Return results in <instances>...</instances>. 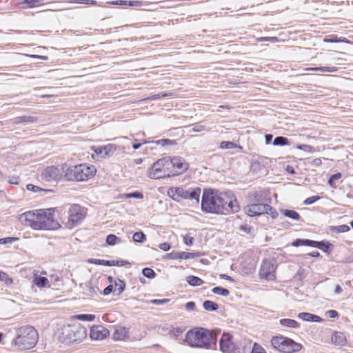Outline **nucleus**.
<instances>
[{
	"label": "nucleus",
	"mask_w": 353,
	"mask_h": 353,
	"mask_svg": "<svg viewBox=\"0 0 353 353\" xmlns=\"http://www.w3.org/2000/svg\"><path fill=\"white\" fill-rule=\"evenodd\" d=\"M201 210L205 214H228L238 212L239 206L232 192L208 188L203 190Z\"/></svg>",
	"instance_id": "nucleus-1"
},
{
	"label": "nucleus",
	"mask_w": 353,
	"mask_h": 353,
	"mask_svg": "<svg viewBox=\"0 0 353 353\" xmlns=\"http://www.w3.org/2000/svg\"><path fill=\"white\" fill-rule=\"evenodd\" d=\"M185 341L192 347L216 350L217 334L202 327H195L185 334Z\"/></svg>",
	"instance_id": "nucleus-2"
},
{
	"label": "nucleus",
	"mask_w": 353,
	"mask_h": 353,
	"mask_svg": "<svg viewBox=\"0 0 353 353\" xmlns=\"http://www.w3.org/2000/svg\"><path fill=\"white\" fill-rule=\"evenodd\" d=\"M39 339L37 330L32 325H24L16 330V336L10 346L14 351H25L33 348Z\"/></svg>",
	"instance_id": "nucleus-3"
},
{
	"label": "nucleus",
	"mask_w": 353,
	"mask_h": 353,
	"mask_svg": "<svg viewBox=\"0 0 353 353\" xmlns=\"http://www.w3.org/2000/svg\"><path fill=\"white\" fill-rule=\"evenodd\" d=\"M97 170L93 165L81 163L68 167L64 173V178L70 181H84L93 177Z\"/></svg>",
	"instance_id": "nucleus-4"
},
{
	"label": "nucleus",
	"mask_w": 353,
	"mask_h": 353,
	"mask_svg": "<svg viewBox=\"0 0 353 353\" xmlns=\"http://www.w3.org/2000/svg\"><path fill=\"white\" fill-rule=\"evenodd\" d=\"M87 336V330L79 323L64 326L59 336L63 343L70 345L81 342Z\"/></svg>",
	"instance_id": "nucleus-5"
},
{
	"label": "nucleus",
	"mask_w": 353,
	"mask_h": 353,
	"mask_svg": "<svg viewBox=\"0 0 353 353\" xmlns=\"http://www.w3.org/2000/svg\"><path fill=\"white\" fill-rule=\"evenodd\" d=\"M201 189L199 187L188 188L184 189L182 187H172L168 190V195L176 202L179 201V198L183 199L194 200L198 204L200 201Z\"/></svg>",
	"instance_id": "nucleus-6"
},
{
	"label": "nucleus",
	"mask_w": 353,
	"mask_h": 353,
	"mask_svg": "<svg viewBox=\"0 0 353 353\" xmlns=\"http://www.w3.org/2000/svg\"><path fill=\"white\" fill-rule=\"evenodd\" d=\"M272 345L281 353H296L302 350L303 345L293 339L283 336H273L271 340Z\"/></svg>",
	"instance_id": "nucleus-7"
},
{
	"label": "nucleus",
	"mask_w": 353,
	"mask_h": 353,
	"mask_svg": "<svg viewBox=\"0 0 353 353\" xmlns=\"http://www.w3.org/2000/svg\"><path fill=\"white\" fill-rule=\"evenodd\" d=\"M170 164L168 157L158 159L152 164L148 170L149 178L159 179L174 176V174L171 173Z\"/></svg>",
	"instance_id": "nucleus-8"
},
{
	"label": "nucleus",
	"mask_w": 353,
	"mask_h": 353,
	"mask_svg": "<svg viewBox=\"0 0 353 353\" xmlns=\"http://www.w3.org/2000/svg\"><path fill=\"white\" fill-rule=\"evenodd\" d=\"M276 270L275 259H264L262 261L259 272L260 278L266 281H274L276 279Z\"/></svg>",
	"instance_id": "nucleus-9"
},
{
	"label": "nucleus",
	"mask_w": 353,
	"mask_h": 353,
	"mask_svg": "<svg viewBox=\"0 0 353 353\" xmlns=\"http://www.w3.org/2000/svg\"><path fill=\"white\" fill-rule=\"evenodd\" d=\"M85 212L84 209L78 204H74L70 206L68 210L69 228L76 227L85 219Z\"/></svg>",
	"instance_id": "nucleus-10"
},
{
	"label": "nucleus",
	"mask_w": 353,
	"mask_h": 353,
	"mask_svg": "<svg viewBox=\"0 0 353 353\" xmlns=\"http://www.w3.org/2000/svg\"><path fill=\"white\" fill-rule=\"evenodd\" d=\"M65 173L63 167L50 165L46 167L41 174V178L48 182L57 181L60 180Z\"/></svg>",
	"instance_id": "nucleus-11"
},
{
	"label": "nucleus",
	"mask_w": 353,
	"mask_h": 353,
	"mask_svg": "<svg viewBox=\"0 0 353 353\" xmlns=\"http://www.w3.org/2000/svg\"><path fill=\"white\" fill-rule=\"evenodd\" d=\"M171 173L178 176L185 172L189 168V164L185 160L179 156L168 157Z\"/></svg>",
	"instance_id": "nucleus-12"
},
{
	"label": "nucleus",
	"mask_w": 353,
	"mask_h": 353,
	"mask_svg": "<svg viewBox=\"0 0 353 353\" xmlns=\"http://www.w3.org/2000/svg\"><path fill=\"white\" fill-rule=\"evenodd\" d=\"M249 200L250 202L270 204L272 202L271 192L268 189L256 190L250 194Z\"/></svg>",
	"instance_id": "nucleus-13"
},
{
	"label": "nucleus",
	"mask_w": 353,
	"mask_h": 353,
	"mask_svg": "<svg viewBox=\"0 0 353 353\" xmlns=\"http://www.w3.org/2000/svg\"><path fill=\"white\" fill-rule=\"evenodd\" d=\"M24 217L26 225L30 226L32 229L37 230L39 222L41 221L42 214L39 210L28 211L22 214Z\"/></svg>",
	"instance_id": "nucleus-14"
},
{
	"label": "nucleus",
	"mask_w": 353,
	"mask_h": 353,
	"mask_svg": "<svg viewBox=\"0 0 353 353\" xmlns=\"http://www.w3.org/2000/svg\"><path fill=\"white\" fill-rule=\"evenodd\" d=\"M232 339V335L229 332L222 334L219 340V349L223 353H230L236 349Z\"/></svg>",
	"instance_id": "nucleus-15"
},
{
	"label": "nucleus",
	"mask_w": 353,
	"mask_h": 353,
	"mask_svg": "<svg viewBox=\"0 0 353 353\" xmlns=\"http://www.w3.org/2000/svg\"><path fill=\"white\" fill-rule=\"evenodd\" d=\"M89 335L92 340H102L110 335V331L102 325H94L91 327Z\"/></svg>",
	"instance_id": "nucleus-16"
},
{
	"label": "nucleus",
	"mask_w": 353,
	"mask_h": 353,
	"mask_svg": "<svg viewBox=\"0 0 353 353\" xmlns=\"http://www.w3.org/2000/svg\"><path fill=\"white\" fill-rule=\"evenodd\" d=\"M267 204L260 203L259 202H251L245 208V212L250 217L259 216L265 214L266 212Z\"/></svg>",
	"instance_id": "nucleus-17"
},
{
	"label": "nucleus",
	"mask_w": 353,
	"mask_h": 353,
	"mask_svg": "<svg viewBox=\"0 0 353 353\" xmlns=\"http://www.w3.org/2000/svg\"><path fill=\"white\" fill-rule=\"evenodd\" d=\"M88 262L90 264L99 265H104L108 267L112 266H125L130 263L128 261L125 260H104V259H89Z\"/></svg>",
	"instance_id": "nucleus-18"
},
{
	"label": "nucleus",
	"mask_w": 353,
	"mask_h": 353,
	"mask_svg": "<svg viewBox=\"0 0 353 353\" xmlns=\"http://www.w3.org/2000/svg\"><path fill=\"white\" fill-rule=\"evenodd\" d=\"M61 228L59 223L55 219L46 218L45 215L41 217V221L37 230H54Z\"/></svg>",
	"instance_id": "nucleus-19"
},
{
	"label": "nucleus",
	"mask_w": 353,
	"mask_h": 353,
	"mask_svg": "<svg viewBox=\"0 0 353 353\" xmlns=\"http://www.w3.org/2000/svg\"><path fill=\"white\" fill-rule=\"evenodd\" d=\"M38 117L36 116L22 115L13 118L11 120L12 123L14 125L35 123L38 121Z\"/></svg>",
	"instance_id": "nucleus-20"
},
{
	"label": "nucleus",
	"mask_w": 353,
	"mask_h": 353,
	"mask_svg": "<svg viewBox=\"0 0 353 353\" xmlns=\"http://www.w3.org/2000/svg\"><path fill=\"white\" fill-rule=\"evenodd\" d=\"M110 5L137 7L141 6L143 5V2L141 1L116 0L106 2L105 6L109 7Z\"/></svg>",
	"instance_id": "nucleus-21"
},
{
	"label": "nucleus",
	"mask_w": 353,
	"mask_h": 353,
	"mask_svg": "<svg viewBox=\"0 0 353 353\" xmlns=\"http://www.w3.org/2000/svg\"><path fill=\"white\" fill-rule=\"evenodd\" d=\"M297 317L307 322L321 323L323 321L321 316L309 312H300Z\"/></svg>",
	"instance_id": "nucleus-22"
},
{
	"label": "nucleus",
	"mask_w": 353,
	"mask_h": 353,
	"mask_svg": "<svg viewBox=\"0 0 353 353\" xmlns=\"http://www.w3.org/2000/svg\"><path fill=\"white\" fill-rule=\"evenodd\" d=\"M315 248L329 254L332 252L334 245L329 241L322 240L316 241Z\"/></svg>",
	"instance_id": "nucleus-23"
},
{
	"label": "nucleus",
	"mask_w": 353,
	"mask_h": 353,
	"mask_svg": "<svg viewBox=\"0 0 353 353\" xmlns=\"http://www.w3.org/2000/svg\"><path fill=\"white\" fill-rule=\"evenodd\" d=\"M316 241L312 239H296L294 240L291 245L294 247H299V246H309L312 248H315Z\"/></svg>",
	"instance_id": "nucleus-24"
},
{
	"label": "nucleus",
	"mask_w": 353,
	"mask_h": 353,
	"mask_svg": "<svg viewBox=\"0 0 353 353\" xmlns=\"http://www.w3.org/2000/svg\"><path fill=\"white\" fill-rule=\"evenodd\" d=\"M128 336V331L124 327H117L114 329L112 338L114 341L124 340Z\"/></svg>",
	"instance_id": "nucleus-25"
},
{
	"label": "nucleus",
	"mask_w": 353,
	"mask_h": 353,
	"mask_svg": "<svg viewBox=\"0 0 353 353\" xmlns=\"http://www.w3.org/2000/svg\"><path fill=\"white\" fill-rule=\"evenodd\" d=\"M165 260H187L186 252H172L163 256Z\"/></svg>",
	"instance_id": "nucleus-26"
},
{
	"label": "nucleus",
	"mask_w": 353,
	"mask_h": 353,
	"mask_svg": "<svg viewBox=\"0 0 353 353\" xmlns=\"http://www.w3.org/2000/svg\"><path fill=\"white\" fill-rule=\"evenodd\" d=\"M102 147H103V159L112 156L113 154L114 153V152L117 150V148L124 149V147H122V148H121L120 146L118 147L117 145L112 144V143H110V144H108L105 145H102Z\"/></svg>",
	"instance_id": "nucleus-27"
},
{
	"label": "nucleus",
	"mask_w": 353,
	"mask_h": 353,
	"mask_svg": "<svg viewBox=\"0 0 353 353\" xmlns=\"http://www.w3.org/2000/svg\"><path fill=\"white\" fill-rule=\"evenodd\" d=\"M20 4L23 8H33L44 5L45 2L43 0H21Z\"/></svg>",
	"instance_id": "nucleus-28"
},
{
	"label": "nucleus",
	"mask_w": 353,
	"mask_h": 353,
	"mask_svg": "<svg viewBox=\"0 0 353 353\" xmlns=\"http://www.w3.org/2000/svg\"><path fill=\"white\" fill-rule=\"evenodd\" d=\"M333 343L338 345H343L346 343V337L343 332H335L331 336Z\"/></svg>",
	"instance_id": "nucleus-29"
},
{
	"label": "nucleus",
	"mask_w": 353,
	"mask_h": 353,
	"mask_svg": "<svg viewBox=\"0 0 353 353\" xmlns=\"http://www.w3.org/2000/svg\"><path fill=\"white\" fill-rule=\"evenodd\" d=\"M281 214L289 219H291L294 221H300L302 220L300 214L295 210H288V209H281Z\"/></svg>",
	"instance_id": "nucleus-30"
},
{
	"label": "nucleus",
	"mask_w": 353,
	"mask_h": 353,
	"mask_svg": "<svg viewBox=\"0 0 353 353\" xmlns=\"http://www.w3.org/2000/svg\"><path fill=\"white\" fill-rule=\"evenodd\" d=\"M114 292L116 293V295L119 296L121 294H122L125 289V283L123 280H121L119 278H117L114 281Z\"/></svg>",
	"instance_id": "nucleus-31"
},
{
	"label": "nucleus",
	"mask_w": 353,
	"mask_h": 353,
	"mask_svg": "<svg viewBox=\"0 0 353 353\" xmlns=\"http://www.w3.org/2000/svg\"><path fill=\"white\" fill-rule=\"evenodd\" d=\"M185 281L188 285L193 287L200 286L204 283L201 278L194 275L188 276Z\"/></svg>",
	"instance_id": "nucleus-32"
},
{
	"label": "nucleus",
	"mask_w": 353,
	"mask_h": 353,
	"mask_svg": "<svg viewBox=\"0 0 353 353\" xmlns=\"http://www.w3.org/2000/svg\"><path fill=\"white\" fill-rule=\"evenodd\" d=\"M350 230V227L347 225L343 224L337 226H330L328 231L330 232L335 233H345Z\"/></svg>",
	"instance_id": "nucleus-33"
},
{
	"label": "nucleus",
	"mask_w": 353,
	"mask_h": 353,
	"mask_svg": "<svg viewBox=\"0 0 353 353\" xmlns=\"http://www.w3.org/2000/svg\"><path fill=\"white\" fill-rule=\"evenodd\" d=\"M272 144L274 146H285L290 145V142L287 137L278 136L274 139Z\"/></svg>",
	"instance_id": "nucleus-34"
},
{
	"label": "nucleus",
	"mask_w": 353,
	"mask_h": 353,
	"mask_svg": "<svg viewBox=\"0 0 353 353\" xmlns=\"http://www.w3.org/2000/svg\"><path fill=\"white\" fill-rule=\"evenodd\" d=\"M279 323L281 325L287 327L297 328L299 327V323L296 320L291 319H281Z\"/></svg>",
	"instance_id": "nucleus-35"
},
{
	"label": "nucleus",
	"mask_w": 353,
	"mask_h": 353,
	"mask_svg": "<svg viewBox=\"0 0 353 353\" xmlns=\"http://www.w3.org/2000/svg\"><path fill=\"white\" fill-rule=\"evenodd\" d=\"M203 307L206 311L215 312L218 310L219 305L216 303L212 301L206 300L203 302Z\"/></svg>",
	"instance_id": "nucleus-36"
},
{
	"label": "nucleus",
	"mask_w": 353,
	"mask_h": 353,
	"mask_svg": "<svg viewBox=\"0 0 353 353\" xmlns=\"http://www.w3.org/2000/svg\"><path fill=\"white\" fill-rule=\"evenodd\" d=\"M72 319L91 322L95 319V315L92 314H80L73 316Z\"/></svg>",
	"instance_id": "nucleus-37"
},
{
	"label": "nucleus",
	"mask_w": 353,
	"mask_h": 353,
	"mask_svg": "<svg viewBox=\"0 0 353 353\" xmlns=\"http://www.w3.org/2000/svg\"><path fill=\"white\" fill-rule=\"evenodd\" d=\"M34 284L39 288H45L48 285V279L46 277L37 276L34 279Z\"/></svg>",
	"instance_id": "nucleus-38"
},
{
	"label": "nucleus",
	"mask_w": 353,
	"mask_h": 353,
	"mask_svg": "<svg viewBox=\"0 0 353 353\" xmlns=\"http://www.w3.org/2000/svg\"><path fill=\"white\" fill-rule=\"evenodd\" d=\"M121 242V239L113 234H108L105 239V243L108 245H114Z\"/></svg>",
	"instance_id": "nucleus-39"
},
{
	"label": "nucleus",
	"mask_w": 353,
	"mask_h": 353,
	"mask_svg": "<svg viewBox=\"0 0 353 353\" xmlns=\"http://www.w3.org/2000/svg\"><path fill=\"white\" fill-rule=\"evenodd\" d=\"M212 292L215 294L221 295L223 296H227L230 294L229 290H228L227 288L221 287V286H216V287L213 288L212 289Z\"/></svg>",
	"instance_id": "nucleus-40"
},
{
	"label": "nucleus",
	"mask_w": 353,
	"mask_h": 353,
	"mask_svg": "<svg viewBox=\"0 0 353 353\" xmlns=\"http://www.w3.org/2000/svg\"><path fill=\"white\" fill-rule=\"evenodd\" d=\"M341 177H342V174L341 172H336V173L330 175V176L328 179L327 183L332 188H336V181L340 179Z\"/></svg>",
	"instance_id": "nucleus-41"
},
{
	"label": "nucleus",
	"mask_w": 353,
	"mask_h": 353,
	"mask_svg": "<svg viewBox=\"0 0 353 353\" xmlns=\"http://www.w3.org/2000/svg\"><path fill=\"white\" fill-rule=\"evenodd\" d=\"M132 240L136 243H143L146 240V236L142 231H138L134 233Z\"/></svg>",
	"instance_id": "nucleus-42"
},
{
	"label": "nucleus",
	"mask_w": 353,
	"mask_h": 353,
	"mask_svg": "<svg viewBox=\"0 0 353 353\" xmlns=\"http://www.w3.org/2000/svg\"><path fill=\"white\" fill-rule=\"evenodd\" d=\"M173 96L172 92H162V93H158L156 94L151 95L150 97H148L145 100V101H152V100H158L163 97H172Z\"/></svg>",
	"instance_id": "nucleus-43"
},
{
	"label": "nucleus",
	"mask_w": 353,
	"mask_h": 353,
	"mask_svg": "<svg viewBox=\"0 0 353 353\" xmlns=\"http://www.w3.org/2000/svg\"><path fill=\"white\" fill-rule=\"evenodd\" d=\"M219 148L221 149H234L236 148H241L239 145H238L236 143H235L233 141H223L221 142Z\"/></svg>",
	"instance_id": "nucleus-44"
},
{
	"label": "nucleus",
	"mask_w": 353,
	"mask_h": 353,
	"mask_svg": "<svg viewBox=\"0 0 353 353\" xmlns=\"http://www.w3.org/2000/svg\"><path fill=\"white\" fill-rule=\"evenodd\" d=\"M239 230L245 234H250V236H254L255 235L254 228L248 224L241 225Z\"/></svg>",
	"instance_id": "nucleus-45"
},
{
	"label": "nucleus",
	"mask_w": 353,
	"mask_h": 353,
	"mask_svg": "<svg viewBox=\"0 0 353 353\" xmlns=\"http://www.w3.org/2000/svg\"><path fill=\"white\" fill-rule=\"evenodd\" d=\"M142 274L150 279H152L155 278L156 273L155 272L150 268H144L142 270Z\"/></svg>",
	"instance_id": "nucleus-46"
},
{
	"label": "nucleus",
	"mask_w": 353,
	"mask_h": 353,
	"mask_svg": "<svg viewBox=\"0 0 353 353\" xmlns=\"http://www.w3.org/2000/svg\"><path fill=\"white\" fill-rule=\"evenodd\" d=\"M54 211H55L54 208H46V209L39 210V212H41L42 216L43 215H45V216H46V218H48L50 219H54L53 217Z\"/></svg>",
	"instance_id": "nucleus-47"
},
{
	"label": "nucleus",
	"mask_w": 353,
	"mask_h": 353,
	"mask_svg": "<svg viewBox=\"0 0 353 353\" xmlns=\"http://www.w3.org/2000/svg\"><path fill=\"white\" fill-rule=\"evenodd\" d=\"M295 148L300 150H303L310 153L314 152L315 151V149L313 146L307 144H297L295 146Z\"/></svg>",
	"instance_id": "nucleus-48"
},
{
	"label": "nucleus",
	"mask_w": 353,
	"mask_h": 353,
	"mask_svg": "<svg viewBox=\"0 0 353 353\" xmlns=\"http://www.w3.org/2000/svg\"><path fill=\"white\" fill-rule=\"evenodd\" d=\"M265 206L266 212H265V214H269L272 219L277 218L279 214L276 210L272 207L270 204H267Z\"/></svg>",
	"instance_id": "nucleus-49"
},
{
	"label": "nucleus",
	"mask_w": 353,
	"mask_h": 353,
	"mask_svg": "<svg viewBox=\"0 0 353 353\" xmlns=\"http://www.w3.org/2000/svg\"><path fill=\"white\" fill-rule=\"evenodd\" d=\"M125 197L126 199H143V194L139 191H134L132 192H128L125 194Z\"/></svg>",
	"instance_id": "nucleus-50"
},
{
	"label": "nucleus",
	"mask_w": 353,
	"mask_h": 353,
	"mask_svg": "<svg viewBox=\"0 0 353 353\" xmlns=\"http://www.w3.org/2000/svg\"><path fill=\"white\" fill-rule=\"evenodd\" d=\"M250 353H267L265 350L258 343L255 342L252 344V350Z\"/></svg>",
	"instance_id": "nucleus-51"
},
{
	"label": "nucleus",
	"mask_w": 353,
	"mask_h": 353,
	"mask_svg": "<svg viewBox=\"0 0 353 353\" xmlns=\"http://www.w3.org/2000/svg\"><path fill=\"white\" fill-rule=\"evenodd\" d=\"M19 240V238L15 237V236H8V237L0 238V244L6 245V244H8V243H12Z\"/></svg>",
	"instance_id": "nucleus-52"
},
{
	"label": "nucleus",
	"mask_w": 353,
	"mask_h": 353,
	"mask_svg": "<svg viewBox=\"0 0 353 353\" xmlns=\"http://www.w3.org/2000/svg\"><path fill=\"white\" fill-rule=\"evenodd\" d=\"M26 188L28 190H30L33 192L50 191V190L43 189V188H41L37 185H33V184H28L26 185Z\"/></svg>",
	"instance_id": "nucleus-53"
},
{
	"label": "nucleus",
	"mask_w": 353,
	"mask_h": 353,
	"mask_svg": "<svg viewBox=\"0 0 353 353\" xmlns=\"http://www.w3.org/2000/svg\"><path fill=\"white\" fill-rule=\"evenodd\" d=\"M314 71H321V72H335L338 70L336 67H317L314 69H311Z\"/></svg>",
	"instance_id": "nucleus-54"
},
{
	"label": "nucleus",
	"mask_w": 353,
	"mask_h": 353,
	"mask_svg": "<svg viewBox=\"0 0 353 353\" xmlns=\"http://www.w3.org/2000/svg\"><path fill=\"white\" fill-rule=\"evenodd\" d=\"M321 197L318 195L312 196L305 199V201H303V204L306 205H312L316 201H319Z\"/></svg>",
	"instance_id": "nucleus-55"
},
{
	"label": "nucleus",
	"mask_w": 353,
	"mask_h": 353,
	"mask_svg": "<svg viewBox=\"0 0 353 353\" xmlns=\"http://www.w3.org/2000/svg\"><path fill=\"white\" fill-rule=\"evenodd\" d=\"M250 169L254 172H259L263 169V166L259 162H253L251 164Z\"/></svg>",
	"instance_id": "nucleus-56"
},
{
	"label": "nucleus",
	"mask_w": 353,
	"mask_h": 353,
	"mask_svg": "<svg viewBox=\"0 0 353 353\" xmlns=\"http://www.w3.org/2000/svg\"><path fill=\"white\" fill-rule=\"evenodd\" d=\"M91 150L94 152V154L97 156L101 157L103 158V147L102 145H98V146H91L90 148Z\"/></svg>",
	"instance_id": "nucleus-57"
},
{
	"label": "nucleus",
	"mask_w": 353,
	"mask_h": 353,
	"mask_svg": "<svg viewBox=\"0 0 353 353\" xmlns=\"http://www.w3.org/2000/svg\"><path fill=\"white\" fill-rule=\"evenodd\" d=\"M204 254H205V253L202 252H186L187 259L200 257V256H203Z\"/></svg>",
	"instance_id": "nucleus-58"
},
{
	"label": "nucleus",
	"mask_w": 353,
	"mask_h": 353,
	"mask_svg": "<svg viewBox=\"0 0 353 353\" xmlns=\"http://www.w3.org/2000/svg\"><path fill=\"white\" fill-rule=\"evenodd\" d=\"M170 301V299H152L150 301V303L153 305H165L169 303Z\"/></svg>",
	"instance_id": "nucleus-59"
},
{
	"label": "nucleus",
	"mask_w": 353,
	"mask_h": 353,
	"mask_svg": "<svg viewBox=\"0 0 353 353\" xmlns=\"http://www.w3.org/2000/svg\"><path fill=\"white\" fill-rule=\"evenodd\" d=\"M194 241V237L190 236L189 234H185L183 236V243L186 245L190 246L193 244Z\"/></svg>",
	"instance_id": "nucleus-60"
},
{
	"label": "nucleus",
	"mask_w": 353,
	"mask_h": 353,
	"mask_svg": "<svg viewBox=\"0 0 353 353\" xmlns=\"http://www.w3.org/2000/svg\"><path fill=\"white\" fill-rule=\"evenodd\" d=\"M204 130H205V126L203 125L200 123L194 124L192 129V132H201Z\"/></svg>",
	"instance_id": "nucleus-61"
},
{
	"label": "nucleus",
	"mask_w": 353,
	"mask_h": 353,
	"mask_svg": "<svg viewBox=\"0 0 353 353\" xmlns=\"http://www.w3.org/2000/svg\"><path fill=\"white\" fill-rule=\"evenodd\" d=\"M88 291L91 296H97L100 291L99 288L97 286H88Z\"/></svg>",
	"instance_id": "nucleus-62"
},
{
	"label": "nucleus",
	"mask_w": 353,
	"mask_h": 353,
	"mask_svg": "<svg viewBox=\"0 0 353 353\" xmlns=\"http://www.w3.org/2000/svg\"><path fill=\"white\" fill-rule=\"evenodd\" d=\"M259 41H270L272 43H275L279 41L278 38L276 37H260L258 39Z\"/></svg>",
	"instance_id": "nucleus-63"
},
{
	"label": "nucleus",
	"mask_w": 353,
	"mask_h": 353,
	"mask_svg": "<svg viewBox=\"0 0 353 353\" xmlns=\"http://www.w3.org/2000/svg\"><path fill=\"white\" fill-rule=\"evenodd\" d=\"M159 248L163 250V251H169L172 246H171V243H168V242H163V243H161L159 245Z\"/></svg>",
	"instance_id": "nucleus-64"
}]
</instances>
